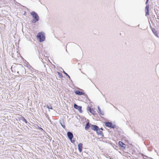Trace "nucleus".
Segmentation results:
<instances>
[{"label":"nucleus","mask_w":159,"mask_h":159,"mask_svg":"<svg viewBox=\"0 0 159 159\" xmlns=\"http://www.w3.org/2000/svg\"><path fill=\"white\" fill-rule=\"evenodd\" d=\"M31 15L33 19L31 20V22L33 23H35L39 20V17L38 14L34 11H32L30 12Z\"/></svg>","instance_id":"nucleus-1"},{"label":"nucleus","mask_w":159,"mask_h":159,"mask_svg":"<svg viewBox=\"0 0 159 159\" xmlns=\"http://www.w3.org/2000/svg\"><path fill=\"white\" fill-rule=\"evenodd\" d=\"M91 127L92 129L95 131L97 134L102 135V136L103 135L102 132L103 130L102 129H99L97 126L95 125H92Z\"/></svg>","instance_id":"nucleus-2"},{"label":"nucleus","mask_w":159,"mask_h":159,"mask_svg":"<svg viewBox=\"0 0 159 159\" xmlns=\"http://www.w3.org/2000/svg\"><path fill=\"white\" fill-rule=\"evenodd\" d=\"M36 37L38 40L40 42L44 41L45 39V37L44 33L43 32H39L37 35Z\"/></svg>","instance_id":"nucleus-3"},{"label":"nucleus","mask_w":159,"mask_h":159,"mask_svg":"<svg viewBox=\"0 0 159 159\" xmlns=\"http://www.w3.org/2000/svg\"><path fill=\"white\" fill-rule=\"evenodd\" d=\"M105 125L107 127L112 128H114L115 127L112 123L111 122H106Z\"/></svg>","instance_id":"nucleus-4"},{"label":"nucleus","mask_w":159,"mask_h":159,"mask_svg":"<svg viewBox=\"0 0 159 159\" xmlns=\"http://www.w3.org/2000/svg\"><path fill=\"white\" fill-rule=\"evenodd\" d=\"M27 67L30 70H31L32 71V72H38V70L34 69L33 68L31 67V66L30 65H27Z\"/></svg>","instance_id":"nucleus-5"},{"label":"nucleus","mask_w":159,"mask_h":159,"mask_svg":"<svg viewBox=\"0 0 159 159\" xmlns=\"http://www.w3.org/2000/svg\"><path fill=\"white\" fill-rule=\"evenodd\" d=\"M74 107L76 109L78 110L80 112L82 111V107L81 106H78L75 104H74Z\"/></svg>","instance_id":"nucleus-6"},{"label":"nucleus","mask_w":159,"mask_h":159,"mask_svg":"<svg viewBox=\"0 0 159 159\" xmlns=\"http://www.w3.org/2000/svg\"><path fill=\"white\" fill-rule=\"evenodd\" d=\"M75 94L76 95H84L85 93H84L82 92H80L78 90H76L75 91Z\"/></svg>","instance_id":"nucleus-7"},{"label":"nucleus","mask_w":159,"mask_h":159,"mask_svg":"<svg viewBox=\"0 0 159 159\" xmlns=\"http://www.w3.org/2000/svg\"><path fill=\"white\" fill-rule=\"evenodd\" d=\"M118 144L122 148L124 149H125V144L122 142L120 141L119 142Z\"/></svg>","instance_id":"nucleus-8"},{"label":"nucleus","mask_w":159,"mask_h":159,"mask_svg":"<svg viewBox=\"0 0 159 159\" xmlns=\"http://www.w3.org/2000/svg\"><path fill=\"white\" fill-rule=\"evenodd\" d=\"M67 135L68 136V137L69 139L71 140L72 139V138L73 137V134L70 132H68L67 133Z\"/></svg>","instance_id":"nucleus-9"},{"label":"nucleus","mask_w":159,"mask_h":159,"mask_svg":"<svg viewBox=\"0 0 159 159\" xmlns=\"http://www.w3.org/2000/svg\"><path fill=\"white\" fill-rule=\"evenodd\" d=\"M83 144L81 143H80L78 144V150L80 152H81L82 150Z\"/></svg>","instance_id":"nucleus-10"},{"label":"nucleus","mask_w":159,"mask_h":159,"mask_svg":"<svg viewBox=\"0 0 159 159\" xmlns=\"http://www.w3.org/2000/svg\"><path fill=\"white\" fill-rule=\"evenodd\" d=\"M98 113L99 114L100 116L104 115V112L103 111H102L99 107H98Z\"/></svg>","instance_id":"nucleus-11"},{"label":"nucleus","mask_w":159,"mask_h":159,"mask_svg":"<svg viewBox=\"0 0 159 159\" xmlns=\"http://www.w3.org/2000/svg\"><path fill=\"white\" fill-rule=\"evenodd\" d=\"M149 8V6H147L146 7V15L147 16L148 15L149 13H148V8Z\"/></svg>","instance_id":"nucleus-12"},{"label":"nucleus","mask_w":159,"mask_h":159,"mask_svg":"<svg viewBox=\"0 0 159 159\" xmlns=\"http://www.w3.org/2000/svg\"><path fill=\"white\" fill-rule=\"evenodd\" d=\"M90 126L89 122H87L86 124V125L85 127V129L86 130H87L89 128Z\"/></svg>","instance_id":"nucleus-13"},{"label":"nucleus","mask_w":159,"mask_h":159,"mask_svg":"<svg viewBox=\"0 0 159 159\" xmlns=\"http://www.w3.org/2000/svg\"><path fill=\"white\" fill-rule=\"evenodd\" d=\"M152 31L153 33L157 37H158L157 32L156 30L155 29H152Z\"/></svg>","instance_id":"nucleus-14"},{"label":"nucleus","mask_w":159,"mask_h":159,"mask_svg":"<svg viewBox=\"0 0 159 159\" xmlns=\"http://www.w3.org/2000/svg\"><path fill=\"white\" fill-rule=\"evenodd\" d=\"M57 75L58 76V77L59 78H61L63 77V75L60 72H57Z\"/></svg>","instance_id":"nucleus-15"},{"label":"nucleus","mask_w":159,"mask_h":159,"mask_svg":"<svg viewBox=\"0 0 159 159\" xmlns=\"http://www.w3.org/2000/svg\"><path fill=\"white\" fill-rule=\"evenodd\" d=\"M63 73L65 74L67 77L69 79V80H71L70 77V76L66 73L65 71L64 70H63Z\"/></svg>","instance_id":"nucleus-16"},{"label":"nucleus","mask_w":159,"mask_h":159,"mask_svg":"<svg viewBox=\"0 0 159 159\" xmlns=\"http://www.w3.org/2000/svg\"><path fill=\"white\" fill-rule=\"evenodd\" d=\"M89 110L92 113H93L94 112V109L93 108H91L90 107H89Z\"/></svg>","instance_id":"nucleus-17"},{"label":"nucleus","mask_w":159,"mask_h":159,"mask_svg":"<svg viewBox=\"0 0 159 159\" xmlns=\"http://www.w3.org/2000/svg\"><path fill=\"white\" fill-rule=\"evenodd\" d=\"M22 119H23V121L24 122H25L26 123H27V121L24 117H23Z\"/></svg>","instance_id":"nucleus-18"},{"label":"nucleus","mask_w":159,"mask_h":159,"mask_svg":"<svg viewBox=\"0 0 159 159\" xmlns=\"http://www.w3.org/2000/svg\"><path fill=\"white\" fill-rule=\"evenodd\" d=\"M20 65L21 66V69L22 70H25V67L24 66H23L22 65Z\"/></svg>","instance_id":"nucleus-19"},{"label":"nucleus","mask_w":159,"mask_h":159,"mask_svg":"<svg viewBox=\"0 0 159 159\" xmlns=\"http://www.w3.org/2000/svg\"><path fill=\"white\" fill-rule=\"evenodd\" d=\"M48 108L49 109H52V107L51 106L50 107H48Z\"/></svg>","instance_id":"nucleus-20"},{"label":"nucleus","mask_w":159,"mask_h":159,"mask_svg":"<svg viewBox=\"0 0 159 159\" xmlns=\"http://www.w3.org/2000/svg\"><path fill=\"white\" fill-rule=\"evenodd\" d=\"M19 4H20V5H21L22 7H24V6H22V5H21L20 4V3H19ZM25 7V8H26V9H27V8L26 7Z\"/></svg>","instance_id":"nucleus-21"},{"label":"nucleus","mask_w":159,"mask_h":159,"mask_svg":"<svg viewBox=\"0 0 159 159\" xmlns=\"http://www.w3.org/2000/svg\"><path fill=\"white\" fill-rule=\"evenodd\" d=\"M148 0H147V1L146 2V4H147V3L148 2Z\"/></svg>","instance_id":"nucleus-22"},{"label":"nucleus","mask_w":159,"mask_h":159,"mask_svg":"<svg viewBox=\"0 0 159 159\" xmlns=\"http://www.w3.org/2000/svg\"><path fill=\"white\" fill-rule=\"evenodd\" d=\"M66 52H68V51H67V49H66Z\"/></svg>","instance_id":"nucleus-23"},{"label":"nucleus","mask_w":159,"mask_h":159,"mask_svg":"<svg viewBox=\"0 0 159 159\" xmlns=\"http://www.w3.org/2000/svg\"><path fill=\"white\" fill-rule=\"evenodd\" d=\"M138 27H139V25H138Z\"/></svg>","instance_id":"nucleus-24"},{"label":"nucleus","mask_w":159,"mask_h":159,"mask_svg":"<svg viewBox=\"0 0 159 159\" xmlns=\"http://www.w3.org/2000/svg\"><path fill=\"white\" fill-rule=\"evenodd\" d=\"M41 60H42V58H41ZM41 61H42V60H41Z\"/></svg>","instance_id":"nucleus-25"}]
</instances>
